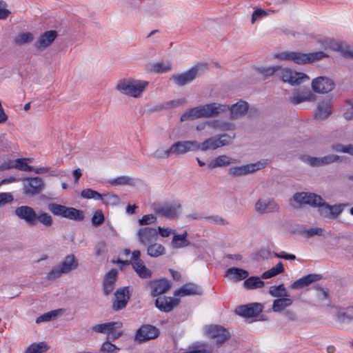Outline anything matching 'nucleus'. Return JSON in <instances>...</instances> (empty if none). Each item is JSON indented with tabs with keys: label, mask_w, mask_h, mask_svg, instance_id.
<instances>
[{
	"label": "nucleus",
	"mask_w": 353,
	"mask_h": 353,
	"mask_svg": "<svg viewBox=\"0 0 353 353\" xmlns=\"http://www.w3.org/2000/svg\"><path fill=\"white\" fill-rule=\"evenodd\" d=\"M199 142L196 141H179L172 145V154L181 155L190 152L198 151Z\"/></svg>",
	"instance_id": "obj_15"
},
{
	"label": "nucleus",
	"mask_w": 353,
	"mask_h": 353,
	"mask_svg": "<svg viewBox=\"0 0 353 353\" xmlns=\"http://www.w3.org/2000/svg\"><path fill=\"white\" fill-rule=\"evenodd\" d=\"M172 64L170 61H161L150 64V70L155 73L168 72L172 70Z\"/></svg>",
	"instance_id": "obj_38"
},
{
	"label": "nucleus",
	"mask_w": 353,
	"mask_h": 353,
	"mask_svg": "<svg viewBox=\"0 0 353 353\" xmlns=\"http://www.w3.org/2000/svg\"><path fill=\"white\" fill-rule=\"evenodd\" d=\"M208 126L218 131H231L236 128L235 124L222 119L208 121Z\"/></svg>",
	"instance_id": "obj_29"
},
{
	"label": "nucleus",
	"mask_w": 353,
	"mask_h": 353,
	"mask_svg": "<svg viewBox=\"0 0 353 353\" xmlns=\"http://www.w3.org/2000/svg\"><path fill=\"white\" fill-rule=\"evenodd\" d=\"M263 310V306L260 303H251L249 305L237 307L236 313L245 317H254L259 315Z\"/></svg>",
	"instance_id": "obj_21"
},
{
	"label": "nucleus",
	"mask_w": 353,
	"mask_h": 353,
	"mask_svg": "<svg viewBox=\"0 0 353 353\" xmlns=\"http://www.w3.org/2000/svg\"><path fill=\"white\" fill-rule=\"evenodd\" d=\"M190 241L188 239V232H184L182 234H174L171 241V245L173 248H183L188 246Z\"/></svg>",
	"instance_id": "obj_33"
},
{
	"label": "nucleus",
	"mask_w": 353,
	"mask_h": 353,
	"mask_svg": "<svg viewBox=\"0 0 353 353\" xmlns=\"http://www.w3.org/2000/svg\"><path fill=\"white\" fill-rule=\"evenodd\" d=\"M278 77L283 82L292 85H299L310 79V77L305 73L299 72L293 70L290 68L283 67L281 65L279 72L278 73Z\"/></svg>",
	"instance_id": "obj_9"
},
{
	"label": "nucleus",
	"mask_w": 353,
	"mask_h": 353,
	"mask_svg": "<svg viewBox=\"0 0 353 353\" xmlns=\"http://www.w3.org/2000/svg\"><path fill=\"white\" fill-rule=\"evenodd\" d=\"M172 154V145L168 148L162 147L158 148L152 154V156L157 159H167Z\"/></svg>",
	"instance_id": "obj_50"
},
{
	"label": "nucleus",
	"mask_w": 353,
	"mask_h": 353,
	"mask_svg": "<svg viewBox=\"0 0 353 353\" xmlns=\"http://www.w3.org/2000/svg\"><path fill=\"white\" fill-rule=\"evenodd\" d=\"M155 212L169 219L177 218L181 212V205L179 201H172L159 205Z\"/></svg>",
	"instance_id": "obj_12"
},
{
	"label": "nucleus",
	"mask_w": 353,
	"mask_h": 353,
	"mask_svg": "<svg viewBox=\"0 0 353 353\" xmlns=\"http://www.w3.org/2000/svg\"><path fill=\"white\" fill-rule=\"evenodd\" d=\"M115 301L113 303L112 307L114 310H120L124 308L128 300L130 299L129 290L128 287L118 289L115 293Z\"/></svg>",
	"instance_id": "obj_22"
},
{
	"label": "nucleus",
	"mask_w": 353,
	"mask_h": 353,
	"mask_svg": "<svg viewBox=\"0 0 353 353\" xmlns=\"http://www.w3.org/2000/svg\"><path fill=\"white\" fill-rule=\"evenodd\" d=\"M15 214L21 220H23L28 225H36V212L28 205L18 207L15 210Z\"/></svg>",
	"instance_id": "obj_18"
},
{
	"label": "nucleus",
	"mask_w": 353,
	"mask_h": 353,
	"mask_svg": "<svg viewBox=\"0 0 353 353\" xmlns=\"http://www.w3.org/2000/svg\"><path fill=\"white\" fill-rule=\"evenodd\" d=\"M206 336L214 339L219 345L223 343L229 337V332L221 325H210L204 327Z\"/></svg>",
	"instance_id": "obj_14"
},
{
	"label": "nucleus",
	"mask_w": 353,
	"mask_h": 353,
	"mask_svg": "<svg viewBox=\"0 0 353 353\" xmlns=\"http://www.w3.org/2000/svg\"><path fill=\"white\" fill-rule=\"evenodd\" d=\"M320 279V276L316 274H310L303 276L295 281L292 285L291 288L293 289H301L308 286L314 281Z\"/></svg>",
	"instance_id": "obj_31"
},
{
	"label": "nucleus",
	"mask_w": 353,
	"mask_h": 353,
	"mask_svg": "<svg viewBox=\"0 0 353 353\" xmlns=\"http://www.w3.org/2000/svg\"><path fill=\"white\" fill-rule=\"evenodd\" d=\"M45 188L44 181L39 176L28 177L23 179V192L28 196L41 193Z\"/></svg>",
	"instance_id": "obj_11"
},
{
	"label": "nucleus",
	"mask_w": 353,
	"mask_h": 353,
	"mask_svg": "<svg viewBox=\"0 0 353 353\" xmlns=\"http://www.w3.org/2000/svg\"><path fill=\"white\" fill-rule=\"evenodd\" d=\"M293 303L292 299L289 296H283L273 301L272 310L274 312H281L285 308L292 305Z\"/></svg>",
	"instance_id": "obj_34"
},
{
	"label": "nucleus",
	"mask_w": 353,
	"mask_h": 353,
	"mask_svg": "<svg viewBox=\"0 0 353 353\" xmlns=\"http://www.w3.org/2000/svg\"><path fill=\"white\" fill-rule=\"evenodd\" d=\"M235 137L234 133L232 135L221 134L211 137L201 143L199 142L198 150L203 152L214 150L219 148L228 145L232 143Z\"/></svg>",
	"instance_id": "obj_7"
},
{
	"label": "nucleus",
	"mask_w": 353,
	"mask_h": 353,
	"mask_svg": "<svg viewBox=\"0 0 353 353\" xmlns=\"http://www.w3.org/2000/svg\"><path fill=\"white\" fill-rule=\"evenodd\" d=\"M202 293V289L200 286L195 284L189 283L184 285L179 290H176L174 293V296H190L195 294H201Z\"/></svg>",
	"instance_id": "obj_30"
},
{
	"label": "nucleus",
	"mask_w": 353,
	"mask_h": 353,
	"mask_svg": "<svg viewBox=\"0 0 353 353\" xmlns=\"http://www.w3.org/2000/svg\"><path fill=\"white\" fill-rule=\"evenodd\" d=\"M243 284L247 289H256L264 286V282L258 276H251L247 279Z\"/></svg>",
	"instance_id": "obj_42"
},
{
	"label": "nucleus",
	"mask_w": 353,
	"mask_h": 353,
	"mask_svg": "<svg viewBox=\"0 0 353 353\" xmlns=\"http://www.w3.org/2000/svg\"><path fill=\"white\" fill-rule=\"evenodd\" d=\"M148 85V81L134 79H123L118 81L116 90L120 93L134 98L141 97Z\"/></svg>",
	"instance_id": "obj_4"
},
{
	"label": "nucleus",
	"mask_w": 353,
	"mask_h": 353,
	"mask_svg": "<svg viewBox=\"0 0 353 353\" xmlns=\"http://www.w3.org/2000/svg\"><path fill=\"white\" fill-rule=\"evenodd\" d=\"M236 162V159H232L228 155H219L212 159L208 164V168L212 170L217 168L228 166Z\"/></svg>",
	"instance_id": "obj_28"
},
{
	"label": "nucleus",
	"mask_w": 353,
	"mask_h": 353,
	"mask_svg": "<svg viewBox=\"0 0 353 353\" xmlns=\"http://www.w3.org/2000/svg\"><path fill=\"white\" fill-rule=\"evenodd\" d=\"M157 218L153 214H145L138 220V224L141 227H145L157 222Z\"/></svg>",
	"instance_id": "obj_53"
},
{
	"label": "nucleus",
	"mask_w": 353,
	"mask_h": 353,
	"mask_svg": "<svg viewBox=\"0 0 353 353\" xmlns=\"http://www.w3.org/2000/svg\"><path fill=\"white\" fill-rule=\"evenodd\" d=\"M159 334V330L155 327L151 325H143L137 330L134 339L139 343H142L157 338Z\"/></svg>",
	"instance_id": "obj_17"
},
{
	"label": "nucleus",
	"mask_w": 353,
	"mask_h": 353,
	"mask_svg": "<svg viewBox=\"0 0 353 353\" xmlns=\"http://www.w3.org/2000/svg\"><path fill=\"white\" fill-rule=\"evenodd\" d=\"M248 109V103L240 100L236 103L229 105L230 117L234 120L239 119L247 113Z\"/></svg>",
	"instance_id": "obj_23"
},
{
	"label": "nucleus",
	"mask_w": 353,
	"mask_h": 353,
	"mask_svg": "<svg viewBox=\"0 0 353 353\" xmlns=\"http://www.w3.org/2000/svg\"><path fill=\"white\" fill-rule=\"evenodd\" d=\"M49 210L56 216L65 218L68 207L56 203H51L48 205Z\"/></svg>",
	"instance_id": "obj_46"
},
{
	"label": "nucleus",
	"mask_w": 353,
	"mask_h": 353,
	"mask_svg": "<svg viewBox=\"0 0 353 353\" xmlns=\"http://www.w3.org/2000/svg\"><path fill=\"white\" fill-rule=\"evenodd\" d=\"M303 232L307 237H312L314 236H322L323 234V230L321 228L316 227L305 229Z\"/></svg>",
	"instance_id": "obj_57"
},
{
	"label": "nucleus",
	"mask_w": 353,
	"mask_h": 353,
	"mask_svg": "<svg viewBox=\"0 0 353 353\" xmlns=\"http://www.w3.org/2000/svg\"><path fill=\"white\" fill-rule=\"evenodd\" d=\"M122 323L118 322H107L104 323H99L94 325L91 327V330L94 332L99 334H110L112 333L116 329L121 328Z\"/></svg>",
	"instance_id": "obj_25"
},
{
	"label": "nucleus",
	"mask_w": 353,
	"mask_h": 353,
	"mask_svg": "<svg viewBox=\"0 0 353 353\" xmlns=\"http://www.w3.org/2000/svg\"><path fill=\"white\" fill-rule=\"evenodd\" d=\"M179 303V299L176 298L159 296L156 300L155 305L161 311L168 312L177 305Z\"/></svg>",
	"instance_id": "obj_26"
},
{
	"label": "nucleus",
	"mask_w": 353,
	"mask_h": 353,
	"mask_svg": "<svg viewBox=\"0 0 353 353\" xmlns=\"http://www.w3.org/2000/svg\"><path fill=\"white\" fill-rule=\"evenodd\" d=\"M147 246V254L151 257L157 258L165 253V248L160 243H150Z\"/></svg>",
	"instance_id": "obj_36"
},
{
	"label": "nucleus",
	"mask_w": 353,
	"mask_h": 353,
	"mask_svg": "<svg viewBox=\"0 0 353 353\" xmlns=\"http://www.w3.org/2000/svg\"><path fill=\"white\" fill-rule=\"evenodd\" d=\"M158 231L161 236L162 237H168L172 234H174L175 231L171 228H163V227H158Z\"/></svg>",
	"instance_id": "obj_62"
},
{
	"label": "nucleus",
	"mask_w": 353,
	"mask_h": 353,
	"mask_svg": "<svg viewBox=\"0 0 353 353\" xmlns=\"http://www.w3.org/2000/svg\"><path fill=\"white\" fill-rule=\"evenodd\" d=\"M81 196L84 199H92L96 201L101 200L103 199V196L100 193L90 188L83 190L81 191Z\"/></svg>",
	"instance_id": "obj_51"
},
{
	"label": "nucleus",
	"mask_w": 353,
	"mask_h": 353,
	"mask_svg": "<svg viewBox=\"0 0 353 353\" xmlns=\"http://www.w3.org/2000/svg\"><path fill=\"white\" fill-rule=\"evenodd\" d=\"M108 183L111 185H134V180L128 176H119L115 178L110 179Z\"/></svg>",
	"instance_id": "obj_40"
},
{
	"label": "nucleus",
	"mask_w": 353,
	"mask_h": 353,
	"mask_svg": "<svg viewBox=\"0 0 353 353\" xmlns=\"http://www.w3.org/2000/svg\"><path fill=\"white\" fill-rule=\"evenodd\" d=\"M343 117L347 121L353 120V101L350 107L343 113Z\"/></svg>",
	"instance_id": "obj_64"
},
{
	"label": "nucleus",
	"mask_w": 353,
	"mask_h": 353,
	"mask_svg": "<svg viewBox=\"0 0 353 353\" xmlns=\"http://www.w3.org/2000/svg\"><path fill=\"white\" fill-rule=\"evenodd\" d=\"M268 165V161L262 159L255 163L242 165L233 166L230 168L229 173L233 176H240L254 173L265 168Z\"/></svg>",
	"instance_id": "obj_10"
},
{
	"label": "nucleus",
	"mask_w": 353,
	"mask_h": 353,
	"mask_svg": "<svg viewBox=\"0 0 353 353\" xmlns=\"http://www.w3.org/2000/svg\"><path fill=\"white\" fill-rule=\"evenodd\" d=\"M117 276V271L116 270H111L105 275L103 282V290L105 295H108L112 292Z\"/></svg>",
	"instance_id": "obj_32"
},
{
	"label": "nucleus",
	"mask_w": 353,
	"mask_h": 353,
	"mask_svg": "<svg viewBox=\"0 0 353 353\" xmlns=\"http://www.w3.org/2000/svg\"><path fill=\"white\" fill-rule=\"evenodd\" d=\"M34 39L33 34L30 32H22L19 34L14 39L17 45H24L31 43Z\"/></svg>",
	"instance_id": "obj_44"
},
{
	"label": "nucleus",
	"mask_w": 353,
	"mask_h": 353,
	"mask_svg": "<svg viewBox=\"0 0 353 353\" xmlns=\"http://www.w3.org/2000/svg\"><path fill=\"white\" fill-rule=\"evenodd\" d=\"M207 220L210 223L220 225H225L228 223V222L225 219L218 215L208 216Z\"/></svg>",
	"instance_id": "obj_59"
},
{
	"label": "nucleus",
	"mask_w": 353,
	"mask_h": 353,
	"mask_svg": "<svg viewBox=\"0 0 353 353\" xmlns=\"http://www.w3.org/2000/svg\"><path fill=\"white\" fill-rule=\"evenodd\" d=\"M226 274L230 279L239 281L247 278L249 273L243 269L231 268L227 270Z\"/></svg>",
	"instance_id": "obj_35"
},
{
	"label": "nucleus",
	"mask_w": 353,
	"mask_h": 353,
	"mask_svg": "<svg viewBox=\"0 0 353 353\" xmlns=\"http://www.w3.org/2000/svg\"><path fill=\"white\" fill-rule=\"evenodd\" d=\"M294 200L300 204H308L317 207L320 214L327 218L338 216L343 210V205H330L326 203L321 196L314 193L300 192L294 195Z\"/></svg>",
	"instance_id": "obj_1"
},
{
	"label": "nucleus",
	"mask_w": 353,
	"mask_h": 353,
	"mask_svg": "<svg viewBox=\"0 0 353 353\" xmlns=\"http://www.w3.org/2000/svg\"><path fill=\"white\" fill-rule=\"evenodd\" d=\"M104 221V216L101 211L98 210L94 212L92 218V223L94 226H99Z\"/></svg>",
	"instance_id": "obj_58"
},
{
	"label": "nucleus",
	"mask_w": 353,
	"mask_h": 353,
	"mask_svg": "<svg viewBox=\"0 0 353 353\" xmlns=\"http://www.w3.org/2000/svg\"><path fill=\"white\" fill-rule=\"evenodd\" d=\"M47 350L44 343H33L30 345L26 351V353H43Z\"/></svg>",
	"instance_id": "obj_52"
},
{
	"label": "nucleus",
	"mask_w": 353,
	"mask_h": 353,
	"mask_svg": "<svg viewBox=\"0 0 353 353\" xmlns=\"http://www.w3.org/2000/svg\"><path fill=\"white\" fill-rule=\"evenodd\" d=\"M39 222L46 228L52 225L53 220L52 216L46 212H40L36 214V224Z\"/></svg>",
	"instance_id": "obj_45"
},
{
	"label": "nucleus",
	"mask_w": 353,
	"mask_h": 353,
	"mask_svg": "<svg viewBox=\"0 0 353 353\" xmlns=\"http://www.w3.org/2000/svg\"><path fill=\"white\" fill-rule=\"evenodd\" d=\"M136 237L141 245L146 246L157 240L158 232L154 228L140 227L136 230Z\"/></svg>",
	"instance_id": "obj_13"
},
{
	"label": "nucleus",
	"mask_w": 353,
	"mask_h": 353,
	"mask_svg": "<svg viewBox=\"0 0 353 353\" xmlns=\"http://www.w3.org/2000/svg\"><path fill=\"white\" fill-rule=\"evenodd\" d=\"M170 288V283L167 279H160L154 283L152 295L154 296L166 292Z\"/></svg>",
	"instance_id": "obj_37"
},
{
	"label": "nucleus",
	"mask_w": 353,
	"mask_h": 353,
	"mask_svg": "<svg viewBox=\"0 0 353 353\" xmlns=\"http://www.w3.org/2000/svg\"><path fill=\"white\" fill-rule=\"evenodd\" d=\"M340 157L335 154H328L322 157L323 165H327L339 160Z\"/></svg>",
	"instance_id": "obj_61"
},
{
	"label": "nucleus",
	"mask_w": 353,
	"mask_h": 353,
	"mask_svg": "<svg viewBox=\"0 0 353 353\" xmlns=\"http://www.w3.org/2000/svg\"><path fill=\"white\" fill-rule=\"evenodd\" d=\"M141 252L139 250H134L131 253L130 261L118 260L117 263L121 264V267L131 264L134 271L138 276L142 279H148L152 276V270L146 267L144 261L140 259Z\"/></svg>",
	"instance_id": "obj_6"
},
{
	"label": "nucleus",
	"mask_w": 353,
	"mask_h": 353,
	"mask_svg": "<svg viewBox=\"0 0 353 353\" xmlns=\"http://www.w3.org/2000/svg\"><path fill=\"white\" fill-rule=\"evenodd\" d=\"M330 99H325L319 103L316 110V117L320 120L327 119L332 114Z\"/></svg>",
	"instance_id": "obj_27"
},
{
	"label": "nucleus",
	"mask_w": 353,
	"mask_h": 353,
	"mask_svg": "<svg viewBox=\"0 0 353 353\" xmlns=\"http://www.w3.org/2000/svg\"><path fill=\"white\" fill-rule=\"evenodd\" d=\"M104 196L105 198V202L108 204L115 205L119 201V196L114 194H106Z\"/></svg>",
	"instance_id": "obj_63"
},
{
	"label": "nucleus",
	"mask_w": 353,
	"mask_h": 353,
	"mask_svg": "<svg viewBox=\"0 0 353 353\" xmlns=\"http://www.w3.org/2000/svg\"><path fill=\"white\" fill-rule=\"evenodd\" d=\"M332 150L338 152H344L347 153L350 155H353V145H342V144H336L333 145L332 147Z\"/></svg>",
	"instance_id": "obj_56"
},
{
	"label": "nucleus",
	"mask_w": 353,
	"mask_h": 353,
	"mask_svg": "<svg viewBox=\"0 0 353 353\" xmlns=\"http://www.w3.org/2000/svg\"><path fill=\"white\" fill-rule=\"evenodd\" d=\"M266 15H267V13L265 11H264L262 9H257L253 12V14L252 15L251 21L252 23H254L256 21L262 19L263 17H265Z\"/></svg>",
	"instance_id": "obj_60"
},
{
	"label": "nucleus",
	"mask_w": 353,
	"mask_h": 353,
	"mask_svg": "<svg viewBox=\"0 0 353 353\" xmlns=\"http://www.w3.org/2000/svg\"><path fill=\"white\" fill-rule=\"evenodd\" d=\"M280 69L281 65H267L258 68L257 71L259 74L263 75L264 78H268L274 74H276L278 77V73L279 72Z\"/></svg>",
	"instance_id": "obj_39"
},
{
	"label": "nucleus",
	"mask_w": 353,
	"mask_h": 353,
	"mask_svg": "<svg viewBox=\"0 0 353 353\" xmlns=\"http://www.w3.org/2000/svg\"><path fill=\"white\" fill-rule=\"evenodd\" d=\"M229 105L219 103H210L203 105H199L184 112L181 121H185L201 117H212L223 114L228 111Z\"/></svg>",
	"instance_id": "obj_2"
},
{
	"label": "nucleus",
	"mask_w": 353,
	"mask_h": 353,
	"mask_svg": "<svg viewBox=\"0 0 353 353\" xmlns=\"http://www.w3.org/2000/svg\"><path fill=\"white\" fill-rule=\"evenodd\" d=\"M65 218L74 221H82L84 219V213L82 210L68 208Z\"/></svg>",
	"instance_id": "obj_47"
},
{
	"label": "nucleus",
	"mask_w": 353,
	"mask_h": 353,
	"mask_svg": "<svg viewBox=\"0 0 353 353\" xmlns=\"http://www.w3.org/2000/svg\"><path fill=\"white\" fill-rule=\"evenodd\" d=\"M334 81L325 77H319L312 81V88L317 93H327L334 88Z\"/></svg>",
	"instance_id": "obj_16"
},
{
	"label": "nucleus",
	"mask_w": 353,
	"mask_h": 353,
	"mask_svg": "<svg viewBox=\"0 0 353 353\" xmlns=\"http://www.w3.org/2000/svg\"><path fill=\"white\" fill-rule=\"evenodd\" d=\"M269 293L271 296L277 297L278 299L290 296L283 284H281L278 286H272L270 288Z\"/></svg>",
	"instance_id": "obj_43"
},
{
	"label": "nucleus",
	"mask_w": 353,
	"mask_h": 353,
	"mask_svg": "<svg viewBox=\"0 0 353 353\" xmlns=\"http://www.w3.org/2000/svg\"><path fill=\"white\" fill-rule=\"evenodd\" d=\"M315 99V95L308 89H296L290 97V101L294 104L313 101Z\"/></svg>",
	"instance_id": "obj_20"
},
{
	"label": "nucleus",
	"mask_w": 353,
	"mask_h": 353,
	"mask_svg": "<svg viewBox=\"0 0 353 353\" xmlns=\"http://www.w3.org/2000/svg\"><path fill=\"white\" fill-rule=\"evenodd\" d=\"M120 350L117 346L109 341H105L101 346L100 351L104 353H118Z\"/></svg>",
	"instance_id": "obj_54"
},
{
	"label": "nucleus",
	"mask_w": 353,
	"mask_h": 353,
	"mask_svg": "<svg viewBox=\"0 0 353 353\" xmlns=\"http://www.w3.org/2000/svg\"><path fill=\"white\" fill-rule=\"evenodd\" d=\"M301 160L312 166H322V157H314L308 155L301 157Z\"/></svg>",
	"instance_id": "obj_55"
},
{
	"label": "nucleus",
	"mask_w": 353,
	"mask_h": 353,
	"mask_svg": "<svg viewBox=\"0 0 353 353\" xmlns=\"http://www.w3.org/2000/svg\"><path fill=\"white\" fill-rule=\"evenodd\" d=\"M60 313L61 310H52L50 312L44 313L43 314L37 318L36 323H39L41 322H47L54 320Z\"/></svg>",
	"instance_id": "obj_48"
},
{
	"label": "nucleus",
	"mask_w": 353,
	"mask_h": 353,
	"mask_svg": "<svg viewBox=\"0 0 353 353\" xmlns=\"http://www.w3.org/2000/svg\"><path fill=\"white\" fill-rule=\"evenodd\" d=\"M273 59L280 61H293L296 64L302 65L313 63L327 57L322 51L303 53L298 51H283L273 54Z\"/></svg>",
	"instance_id": "obj_3"
},
{
	"label": "nucleus",
	"mask_w": 353,
	"mask_h": 353,
	"mask_svg": "<svg viewBox=\"0 0 353 353\" xmlns=\"http://www.w3.org/2000/svg\"><path fill=\"white\" fill-rule=\"evenodd\" d=\"M57 37V32L55 30L46 31L39 37L34 46L39 50H43L53 43Z\"/></svg>",
	"instance_id": "obj_24"
},
{
	"label": "nucleus",
	"mask_w": 353,
	"mask_h": 353,
	"mask_svg": "<svg viewBox=\"0 0 353 353\" xmlns=\"http://www.w3.org/2000/svg\"><path fill=\"white\" fill-rule=\"evenodd\" d=\"M205 66L203 64H197L190 70L179 74H174L170 79L178 86H183L192 82L197 77L204 72Z\"/></svg>",
	"instance_id": "obj_8"
},
{
	"label": "nucleus",
	"mask_w": 353,
	"mask_h": 353,
	"mask_svg": "<svg viewBox=\"0 0 353 353\" xmlns=\"http://www.w3.org/2000/svg\"><path fill=\"white\" fill-rule=\"evenodd\" d=\"M279 205L271 199H259L254 205V210L259 214H268L279 210Z\"/></svg>",
	"instance_id": "obj_19"
},
{
	"label": "nucleus",
	"mask_w": 353,
	"mask_h": 353,
	"mask_svg": "<svg viewBox=\"0 0 353 353\" xmlns=\"http://www.w3.org/2000/svg\"><path fill=\"white\" fill-rule=\"evenodd\" d=\"M79 265L78 260L74 254H68L57 265L54 266L47 274L46 279L54 281L63 274H68L76 270Z\"/></svg>",
	"instance_id": "obj_5"
},
{
	"label": "nucleus",
	"mask_w": 353,
	"mask_h": 353,
	"mask_svg": "<svg viewBox=\"0 0 353 353\" xmlns=\"http://www.w3.org/2000/svg\"><path fill=\"white\" fill-rule=\"evenodd\" d=\"M285 269L283 266V263L281 262H279L275 266L264 272L262 274L261 277L264 279H270L281 273H283Z\"/></svg>",
	"instance_id": "obj_41"
},
{
	"label": "nucleus",
	"mask_w": 353,
	"mask_h": 353,
	"mask_svg": "<svg viewBox=\"0 0 353 353\" xmlns=\"http://www.w3.org/2000/svg\"><path fill=\"white\" fill-rule=\"evenodd\" d=\"M30 162V159H17L15 161L14 168L19 170L25 172L32 171L33 170V168L28 165V163Z\"/></svg>",
	"instance_id": "obj_49"
}]
</instances>
